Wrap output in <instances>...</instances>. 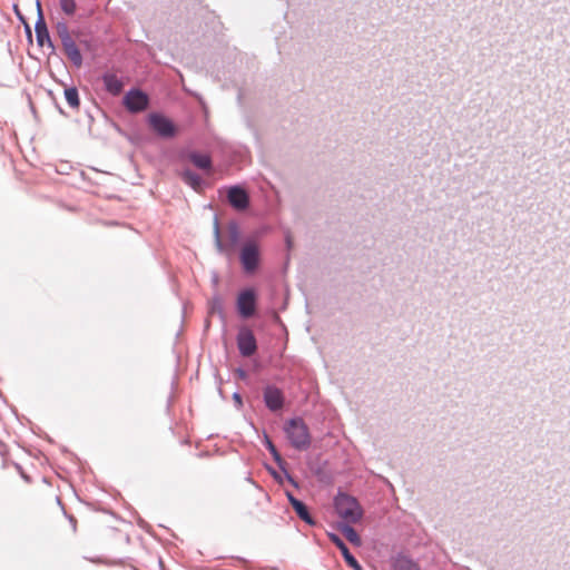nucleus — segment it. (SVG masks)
I'll use <instances>...</instances> for the list:
<instances>
[{"label": "nucleus", "instance_id": "nucleus-1", "mask_svg": "<svg viewBox=\"0 0 570 570\" xmlns=\"http://www.w3.org/2000/svg\"><path fill=\"white\" fill-rule=\"evenodd\" d=\"M284 432L295 450L305 451L311 446L309 429L302 417L289 419L284 426Z\"/></svg>", "mask_w": 570, "mask_h": 570}, {"label": "nucleus", "instance_id": "nucleus-2", "mask_svg": "<svg viewBox=\"0 0 570 570\" xmlns=\"http://www.w3.org/2000/svg\"><path fill=\"white\" fill-rule=\"evenodd\" d=\"M336 513L348 523H356L363 515L358 501L346 493L338 492L334 499Z\"/></svg>", "mask_w": 570, "mask_h": 570}, {"label": "nucleus", "instance_id": "nucleus-3", "mask_svg": "<svg viewBox=\"0 0 570 570\" xmlns=\"http://www.w3.org/2000/svg\"><path fill=\"white\" fill-rule=\"evenodd\" d=\"M214 240L215 247L219 254L229 255L230 250L239 243L240 239V229L236 222L232 220L228 223L227 232H228V243L225 244L222 240L220 228L218 218L214 219Z\"/></svg>", "mask_w": 570, "mask_h": 570}, {"label": "nucleus", "instance_id": "nucleus-4", "mask_svg": "<svg viewBox=\"0 0 570 570\" xmlns=\"http://www.w3.org/2000/svg\"><path fill=\"white\" fill-rule=\"evenodd\" d=\"M122 104L129 112L138 114L148 108L149 97L142 90L132 88L125 95Z\"/></svg>", "mask_w": 570, "mask_h": 570}, {"label": "nucleus", "instance_id": "nucleus-5", "mask_svg": "<svg viewBox=\"0 0 570 570\" xmlns=\"http://www.w3.org/2000/svg\"><path fill=\"white\" fill-rule=\"evenodd\" d=\"M148 122L153 130L161 138H173L176 135L175 124L163 114H150L148 116Z\"/></svg>", "mask_w": 570, "mask_h": 570}, {"label": "nucleus", "instance_id": "nucleus-6", "mask_svg": "<svg viewBox=\"0 0 570 570\" xmlns=\"http://www.w3.org/2000/svg\"><path fill=\"white\" fill-rule=\"evenodd\" d=\"M259 247L255 242L248 240L244 244L240 250L239 259L246 273H253L257 269L259 264Z\"/></svg>", "mask_w": 570, "mask_h": 570}, {"label": "nucleus", "instance_id": "nucleus-7", "mask_svg": "<svg viewBox=\"0 0 570 570\" xmlns=\"http://www.w3.org/2000/svg\"><path fill=\"white\" fill-rule=\"evenodd\" d=\"M257 295L253 288H246L239 292L237 296V311L243 318H249L256 311Z\"/></svg>", "mask_w": 570, "mask_h": 570}, {"label": "nucleus", "instance_id": "nucleus-8", "mask_svg": "<svg viewBox=\"0 0 570 570\" xmlns=\"http://www.w3.org/2000/svg\"><path fill=\"white\" fill-rule=\"evenodd\" d=\"M37 9H38V18H37L36 24H35L37 45L41 48L47 46L50 49V52L52 53V52H55V46H53V42L51 41L39 0H37Z\"/></svg>", "mask_w": 570, "mask_h": 570}, {"label": "nucleus", "instance_id": "nucleus-9", "mask_svg": "<svg viewBox=\"0 0 570 570\" xmlns=\"http://www.w3.org/2000/svg\"><path fill=\"white\" fill-rule=\"evenodd\" d=\"M237 347L242 356L249 357L257 351V341L254 333L247 328L242 327L236 337Z\"/></svg>", "mask_w": 570, "mask_h": 570}, {"label": "nucleus", "instance_id": "nucleus-10", "mask_svg": "<svg viewBox=\"0 0 570 570\" xmlns=\"http://www.w3.org/2000/svg\"><path fill=\"white\" fill-rule=\"evenodd\" d=\"M263 400L265 406L272 412L282 410L285 404L283 391L275 385L265 386L263 391Z\"/></svg>", "mask_w": 570, "mask_h": 570}, {"label": "nucleus", "instance_id": "nucleus-11", "mask_svg": "<svg viewBox=\"0 0 570 570\" xmlns=\"http://www.w3.org/2000/svg\"><path fill=\"white\" fill-rule=\"evenodd\" d=\"M227 200L237 210H244L249 206V195L239 185L230 186L227 190Z\"/></svg>", "mask_w": 570, "mask_h": 570}, {"label": "nucleus", "instance_id": "nucleus-12", "mask_svg": "<svg viewBox=\"0 0 570 570\" xmlns=\"http://www.w3.org/2000/svg\"><path fill=\"white\" fill-rule=\"evenodd\" d=\"M286 498L302 521L311 527L316 524V520L313 518L308 507L303 501L298 500L291 491H286Z\"/></svg>", "mask_w": 570, "mask_h": 570}, {"label": "nucleus", "instance_id": "nucleus-13", "mask_svg": "<svg viewBox=\"0 0 570 570\" xmlns=\"http://www.w3.org/2000/svg\"><path fill=\"white\" fill-rule=\"evenodd\" d=\"M328 538L333 544L341 551L345 562L353 570H363L362 566L358 563L356 558L351 553L350 549L345 544V542L340 538V535L335 533H328Z\"/></svg>", "mask_w": 570, "mask_h": 570}, {"label": "nucleus", "instance_id": "nucleus-14", "mask_svg": "<svg viewBox=\"0 0 570 570\" xmlns=\"http://www.w3.org/2000/svg\"><path fill=\"white\" fill-rule=\"evenodd\" d=\"M101 80H102L105 90L108 94H110L112 96H118L122 91L124 82L120 78L117 77V75L111 73V72H105L101 76Z\"/></svg>", "mask_w": 570, "mask_h": 570}, {"label": "nucleus", "instance_id": "nucleus-15", "mask_svg": "<svg viewBox=\"0 0 570 570\" xmlns=\"http://www.w3.org/2000/svg\"><path fill=\"white\" fill-rule=\"evenodd\" d=\"M61 45L66 56L71 61V63L77 68L81 67L83 61L82 56L75 40L71 38L69 40L61 42Z\"/></svg>", "mask_w": 570, "mask_h": 570}, {"label": "nucleus", "instance_id": "nucleus-16", "mask_svg": "<svg viewBox=\"0 0 570 570\" xmlns=\"http://www.w3.org/2000/svg\"><path fill=\"white\" fill-rule=\"evenodd\" d=\"M265 446L272 454L274 461L278 464V466L285 472L286 479L294 485L297 487V482L294 480V478L285 470L284 468V460L282 459L281 453L274 445V443L266 436L265 439Z\"/></svg>", "mask_w": 570, "mask_h": 570}, {"label": "nucleus", "instance_id": "nucleus-17", "mask_svg": "<svg viewBox=\"0 0 570 570\" xmlns=\"http://www.w3.org/2000/svg\"><path fill=\"white\" fill-rule=\"evenodd\" d=\"M391 567L393 570H420L419 566L404 554H397L392 558Z\"/></svg>", "mask_w": 570, "mask_h": 570}, {"label": "nucleus", "instance_id": "nucleus-18", "mask_svg": "<svg viewBox=\"0 0 570 570\" xmlns=\"http://www.w3.org/2000/svg\"><path fill=\"white\" fill-rule=\"evenodd\" d=\"M188 159L199 169L210 170L213 163L209 155L191 151L188 154Z\"/></svg>", "mask_w": 570, "mask_h": 570}, {"label": "nucleus", "instance_id": "nucleus-19", "mask_svg": "<svg viewBox=\"0 0 570 570\" xmlns=\"http://www.w3.org/2000/svg\"><path fill=\"white\" fill-rule=\"evenodd\" d=\"M181 179L194 190H200L204 185L203 178L191 169H185L180 174Z\"/></svg>", "mask_w": 570, "mask_h": 570}, {"label": "nucleus", "instance_id": "nucleus-20", "mask_svg": "<svg viewBox=\"0 0 570 570\" xmlns=\"http://www.w3.org/2000/svg\"><path fill=\"white\" fill-rule=\"evenodd\" d=\"M340 530L352 544L361 546L362 541L358 533L348 522L340 524Z\"/></svg>", "mask_w": 570, "mask_h": 570}, {"label": "nucleus", "instance_id": "nucleus-21", "mask_svg": "<svg viewBox=\"0 0 570 570\" xmlns=\"http://www.w3.org/2000/svg\"><path fill=\"white\" fill-rule=\"evenodd\" d=\"M65 98L71 108H78L80 105L79 92L76 87L65 89Z\"/></svg>", "mask_w": 570, "mask_h": 570}, {"label": "nucleus", "instance_id": "nucleus-22", "mask_svg": "<svg viewBox=\"0 0 570 570\" xmlns=\"http://www.w3.org/2000/svg\"><path fill=\"white\" fill-rule=\"evenodd\" d=\"M209 313L218 314L222 318H224V306L223 299L219 294H215L209 301Z\"/></svg>", "mask_w": 570, "mask_h": 570}, {"label": "nucleus", "instance_id": "nucleus-23", "mask_svg": "<svg viewBox=\"0 0 570 570\" xmlns=\"http://www.w3.org/2000/svg\"><path fill=\"white\" fill-rule=\"evenodd\" d=\"M62 12L67 16H73L77 9L75 0H59Z\"/></svg>", "mask_w": 570, "mask_h": 570}, {"label": "nucleus", "instance_id": "nucleus-24", "mask_svg": "<svg viewBox=\"0 0 570 570\" xmlns=\"http://www.w3.org/2000/svg\"><path fill=\"white\" fill-rule=\"evenodd\" d=\"M57 35L60 38L61 42L71 39V35L69 32V28L66 22L57 23Z\"/></svg>", "mask_w": 570, "mask_h": 570}, {"label": "nucleus", "instance_id": "nucleus-25", "mask_svg": "<svg viewBox=\"0 0 570 570\" xmlns=\"http://www.w3.org/2000/svg\"><path fill=\"white\" fill-rule=\"evenodd\" d=\"M233 400L238 409H240L243 406V399L238 392H235L233 394Z\"/></svg>", "mask_w": 570, "mask_h": 570}, {"label": "nucleus", "instance_id": "nucleus-26", "mask_svg": "<svg viewBox=\"0 0 570 570\" xmlns=\"http://www.w3.org/2000/svg\"><path fill=\"white\" fill-rule=\"evenodd\" d=\"M26 32H27L28 37L31 38V30L28 24H26Z\"/></svg>", "mask_w": 570, "mask_h": 570}, {"label": "nucleus", "instance_id": "nucleus-27", "mask_svg": "<svg viewBox=\"0 0 570 570\" xmlns=\"http://www.w3.org/2000/svg\"><path fill=\"white\" fill-rule=\"evenodd\" d=\"M238 372H239V375H240L242 377H243V376H245V371H244V370H238Z\"/></svg>", "mask_w": 570, "mask_h": 570}, {"label": "nucleus", "instance_id": "nucleus-28", "mask_svg": "<svg viewBox=\"0 0 570 570\" xmlns=\"http://www.w3.org/2000/svg\"><path fill=\"white\" fill-rule=\"evenodd\" d=\"M286 242H287V246L289 247V246H291V239H289V237H287Z\"/></svg>", "mask_w": 570, "mask_h": 570}]
</instances>
